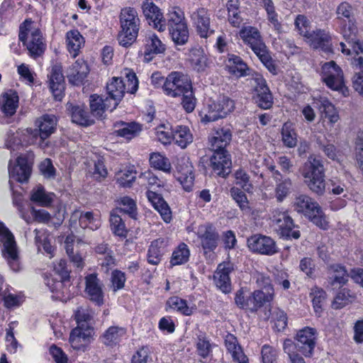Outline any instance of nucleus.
<instances>
[{"label":"nucleus","mask_w":363,"mask_h":363,"mask_svg":"<svg viewBox=\"0 0 363 363\" xmlns=\"http://www.w3.org/2000/svg\"><path fill=\"white\" fill-rule=\"evenodd\" d=\"M294 26L298 33L311 48L320 49L326 53L332 52L331 37L327 30L316 29L311 31V22L304 15H298L296 17Z\"/></svg>","instance_id":"1"},{"label":"nucleus","mask_w":363,"mask_h":363,"mask_svg":"<svg viewBox=\"0 0 363 363\" xmlns=\"http://www.w3.org/2000/svg\"><path fill=\"white\" fill-rule=\"evenodd\" d=\"M242 42L248 45L268 70L276 74L277 67L264 44L259 30L254 26H246L241 28L238 33Z\"/></svg>","instance_id":"2"},{"label":"nucleus","mask_w":363,"mask_h":363,"mask_svg":"<svg viewBox=\"0 0 363 363\" xmlns=\"http://www.w3.org/2000/svg\"><path fill=\"white\" fill-rule=\"evenodd\" d=\"M121 77H113L106 84V89L111 101H116L117 105L123 97L125 91L134 94L138 88V80L135 73L128 68L121 71Z\"/></svg>","instance_id":"3"},{"label":"nucleus","mask_w":363,"mask_h":363,"mask_svg":"<svg viewBox=\"0 0 363 363\" xmlns=\"http://www.w3.org/2000/svg\"><path fill=\"white\" fill-rule=\"evenodd\" d=\"M335 13L337 29L347 40L350 48H352V43L359 40L356 38L358 30L354 9L350 3L343 1L337 6Z\"/></svg>","instance_id":"4"},{"label":"nucleus","mask_w":363,"mask_h":363,"mask_svg":"<svg viewBox=\"0 0 363 363\" xmlns=\"http://www.w3.org/2000/svg\"><path fill=\"white\" fill-rule=\"evenodd\" d=\"M303 176L310 190L318 195L323 194L325 189V169L321 158L310 156L304 164Z\"/></svg>","instance_id":"5"},{"label":"nucleus","mask_w":363,"mask_h":363,"mask_svg":"<svg viewBox=\"0 0 363 363\" xmlns=\"http://www.w3.org/2000/svg\"><path fill=\"white\" fill-rule=\"evenodd\" d=\"M19 40L26 46L30 55L36 57L41 55L46 48L44 38L37 24L26 20L20 27Z\"/></svg>","instance_id":"6"},{"label":"nucleus","mask_w":363,"mask_h":363,"mask_svg":"<svg viewBox=\"0 0 363 363\" xmlns=\"http://www.w3.org/2000/svg\"><path fill=\"white\" fill-rule=\"evenodd\" d=\"M293 207L296 212L303 213L318 227L324 230L328 228V222L320 206L308 196L305 194L296 196Z\"/></svg>","instance_id":"7"},{"label":"nucleus","mask_w":363,"mask_h":363,"mask_svg":"<svg viewBox=\"0 0 363 363\" xmlns=\"http://www.w3.org/2000/svg\"><path fill=\"white\" fill-rule=\"evenodd\" d=\"M321 77L326 86L332 90L337 91L343 95L348 93L343 71L335 61L327 62L322 65Z\"/></svg>","instance_id":"8"},{"label":"nucleus","mask_w":363,"mask_h":363,"mask_svg":"<svg viewBox=\"0 0 363 363\" xmlns=\"http://www.w3.org/2000/svg\"><path fill=\"white\" fill-rule=\"evenodd\" d=\"M0 243L3 245L2 255L13 272L21 269L18 250L13 235L0 223Z\"/></svg>","instance_id":"9"},{"label":"nucleus","mask_w":363,"mask_h":363,"mask_svg":"<svg viewBox=\"0 0 363 363\" xmlns=\"http://www.w3.org/2000/svg\"><path fill=\"white\" fill-rule=\"evenodd\" d=\"M189 77L179 72H172L163 82L162 89L164 94L171 97H177L191 89Z\"/></svg>","instance_id":"10"},{"label":"nucleus","mask_w":363,"mask_h":363,"mask_svg":"<svg viewBox=\"0 0 363 363\" xmlns=\"http://www.w3.org/2000/svg\"><path fill=\"white\" fill-rule=\"evenodd\" d=\"M273 222L277 225L278 233L281 237L286 240H298L300 238L298 225H295L286 212H276L273 216Z\"/></svg>","instance_id":"11"},{"label":"nucleus","mask_w":363,"mask_h":363,"mask_svg":"<svg viewBox=\"0 0 363 363\" xmlns=\"http://www.w3.org/2000/svg\"><path fill=\"white\" fill-rule=\"evenodd\" d=\"M253 99L255 103L262 109H269L272 106L273 99L266 80L262 75L257 74L253 78Z\"/></svg>","instance_id":"12"},{"label":"nucleus","mask_w":363,"mask_h":363,"mask_svg":"<svg viewBox=\"0 0 363 363\" xmlns=\"http://www.w3.org/2000/svg\"><path fill=\"white\" fill-rule=\"evenodd\" d=\"M249 249L261 255H272L278 252L276 242L271 238L261 234H256L247 238Z\"/></svg>","instance_id":"13"},{"label":"nucleus","mask_w":363,"mask_h":363,"mask_svg":"<svg viewBox=\"0 0 363 363\" xmlns=\"http://www.w3.org/2000/svg\"><path fill=\"white\" fill-rule=\"evenodd\" d=\"M175 167L177 179L186 191H190L194 184V174L189 158L186 156L177 157Z\"/></svg>","instance_id":"14"},{"label":"nucleus","mask_w":363,"mask_h":363,"mask_svg":"<svg viewBox=\"0 0 363 363\" xmlns=\"http://www.w3.org/2000/svg\"><path fill=\"white\" fill-rule=\"evenodd\" d=\"M294 346L306 357H311L315 346V330L309 327L300 330L297 333Z\"/></svg>","instance_id":"15"},{"label":"nucleus","mask_w":363,"mask_h":363,"mask_svg":"<svg viewBox=\"0 0 363 363\" xmlns=\"http://www.w3.org/2000/svg\"><path fill=\"white\" fill-rule=\"evenodd\" d=\"M35 123L38 129L27 128L26 132L28 135L32 137V139H37L39 135L40 140L43 141L53 133L57 120L55 115H43Z\"/></svg>","instance_id":"16"},{"label":"nucleus","mask_w":363,"mask_h":363,"mask_svg":"<svg viewBox=\"0 0 363 363\" xmlns=\"http://www.w3.org/2000/svg\"><path fill=\"white\" fill-rule=\"evenodd\" d=\"M50 90L56 101H61L65 96V77L62 69L60 65H54L51 67L48 75Z\"/></svg>","instance_id":"17"},{"label":"nucleus","mask_w":363,"mask_h":363,"mask_svg":"<svg viewBox=\"0 0 363 363\" xmlns=\"http://www.w3.org/2000/svg\"><path fill=\"white\" fill-rule=\"evenodd\" d=\"M210 166L213 172L221 177H226L231 172L232 161L228 151H212Z\"/></svg>","instance_id":"18"},{"label":"nucleus","mask_w":363,"mask_h":363,"mask_svg":"<svg viewBox=\"0 0 363 363\" xmlns=\"http://www.w3.org/2000/svg\"><path fill=\"white\" fill-rule=\"evenodd\" d=\"M198 238L205 252H213L218 246L219 235L216 228L211 223L201 225L197 231Z\"/></svg>","instance_id":"19"},{"label":"nucleus","mask_w":363,"mask_h":363,"mask_svg":"<svg viewBox=\"0 0 363 363\" xmlns=\"http://www.w3.org/2000/svg\"><path fill=\"white\" fill-rule=\"evenodd\" d=\"M142 8L143 13L150 26L160 32L165 30V18L160 9L152 1L145 0Z\"/></svg>","instance_id":"20"},{"label":"nucleus","mask_w":363,"mask_h":363,"mask_svg":"<svg viewBox=\"0 0 363 363\" xmlns=\"http://www.w3.org/2000/svg\"><path fill=\"white\" fill-rule=\"evenodd\" d=\"M165 50V45L158 36L150 31L145 35L144 50L142 53L143 61L149 62L156 55L163 53Z\"/></svg>","instance_id":"21"},{"label":"nucleus","mask_w":363,"mask_h":363,"mask_svg":"<svg viewBox=\"0 0 363 363\" xmlns=\"http://www.w3.org/2000/svg\"><path fill=\"white\" fill-rule=\"evenodd\" d=\"M93 335V326L82 328L77 325L70 333L69 342L73 349L84 351L87 345L91 342Z\"/></svg>","instance_id":"22"},{"label":"nucleus","mask_w":363,"mask_h":363,"mask_svg":"<svg viewBox=\"0 0 363 363\" xmlns=\"http://www.w3.org/2000/svg\"><path fill=\"white\" fill-rule=\"evenodd\" d=\"M191 18L201 38H206L213 34V30L211 28L210 14L206 9H198L191 13Z\"/></svg>","instance_id":"23"},{"label":"nucleus","mask_w":363,"mask_h":363,"mask_svg":"<svg viewBox=\"0 0 363 363\" xmlns=\"http://www.w3.org/2000/svg\"><path fill=\"white\" fill-rule=\"evenodd\" d=\"M193 70L198 73H205L211 67V62L204 50L201 47L191 48L187 57Z\"/></svg>","instance_id":"24"},{"label":"nucleus","mask_w":363,"mask_h":363,"mask_svg":"<svg viewBox=\"0 0 363 363\" xmlns=\"http://www.w3.org/2000/svg\"><path fill=\"white\" fill-rule=\"evenodd\" d=\"M103 284L97 274H89L85 277V293L89 298L96 305L104 304Z\"/></svg>","instance_id":"25"},{"label":"nucleus","mask_w":363,"mask_h":363,"mask_svg":"<svg viewBox=\"0 0 363 363\" xmlns=\"http://www.w3.org/2000/svg\"><path fill=\"white\" fill-rule=\"evenodd\" d=\"M67 77L69 83L74 85H81L89 73V66L83 59L77 60L67 69Z\"/></svg>","instance_id":"26"},{"label":"nucleus","mask_w":363,"mask_h":363,"mask_svg":"<svg viewBox=\"0 0 363 363\" xmlns=\"http://www.w3.org/2000/svg\"><path fill=\"white\" fill-rule=\"evenodd\" d=\"M233 264L230 262H223L218 264L214 274L216 285L223 293L228 294L231 291V284L229 274L233 271Z\"/></svg>","instance_id":"27"},{"label":"nucleus","mask_w":363,"mask_h":363,"mask_svg":"<svg viewBox=\"0 0 363 363\" xmlns=\"http://www.w3.org/2000/svg\"><path fill=\"white\" fill-rule=\"evenodd\" d=\"M340 50L342 54L349 57L352 64L357 68L363 69V41L357 40L352 44V48H347L344 43H340Z\"/></svg>","instance_id":"28"},{"label":"nucleus","mask_w":363,"mask_h":363,"mask_svg":"<svg viewBox=\"0 0 363 363\" xmlns=\"http://www.w3.org/2000/svg\"><path fill=\"white\" fill-rule=\"evenodd\" d=\"M232 140V133L229 128H218L213 135L209 138V145L211 151H228L227 147Z\"/></svg>","instance_id":"29"},{"label":"nucleus","mask_w":363,"mask_h":363,"mask_svg":"<svg viewBox=\"0 0 363 363\" xmlns=\"http://www.w3.org/2000/svg\"><path fill=\"white\" fill-rule=\"evenodd\" d=\"M16 162L12 169L9 168L10 178L21 183L27 182L31 173V164L23 156H19Z\"/></svg>","instance_id":"30"},{"label":"nucleus","mask_w":363,"mask_h":363,"mask_svg":"<svg viewBox=\"0 0 363 363\" xmlns=\"http://www.w3.org/2000/svg\"><path fill=\"white\" fill-rule=\"evenodd\" d=\"M146 196L155 209L160 213L164 221L166 223L170 222L172 219V211L163 197L160 194L151 190L146 192Z\"/></svg>","instance_id":"31"},{"label":"nucleus","mask_w":363,"mask_h":363,"mask_svg":"<svg viewBox=\"0 0 363 363\" xmlns=\"http://www.w3.org/2000/svg\"><path fill=\"white\" fill-rule=\"evenodd\" d=\"M274 288H270L269 291L256 290L248 298V304L250 306V311L255 312L259 308L269 303L274 298Z\"/></svg>","instance_id":"32"},{"label":"nucleus","mask_w":363,"mask_h":363,"mask_svg":"<svg viewBox=\"0 0 363 363\" xmlns=\"http://www.w3.org/2000/svg\"><path fill=\"white\" fill-rule=\"evenodd\" d=\"M67 49L72 57H76L85 43L84 38L77 30H70L65 37Z\"/></svg>","instance_id":"33"},{"label":"nucleus","mask_w":363,"mask_h":363,"mask_svg":"<svg viewBox=\"0 0 363 363\" xmlns=\"http://www.w3.org/2000/svg\"><path fill=\"white\" fill-rule=\"evenodd\" d=\"M225 345L235 362L237 363H249L248 358L239 345L235 336L228 334L225 338Z\"/></svg>","instance_id":"34"},{"label":"nucleus","mask_w":363,"mask_h":363,"mask_svg":"<svg viewBox=\"0 0 363 363\" xmlns=\"http://www.w3.org/2000/svg\"><path fill=\"white\" fill-rule=\"evenodd\" d=\"M329 282L334 288L341 287L348 280V274L345 267L335 264L329 267Z\"/></svg>","instance_id":"35"},{"label":"nucleus","mask_w":363,"mask_h":363,"mask_svg":"<svg viewBox=\"0 0 363 363\" xmlns=\"http://www.w3.org/2000/svg\"><path fill=\"white\" fill-rule=\"evenodd\" d=\"M89 106L92 112H101L113 111L117 106L116 101H111L108 97L104 99L99 95L93 94L89 97Z\"/></svg>","instance_id":"36"},{"label":"nucleus","mask_w":363,"mask_h":363,"mask_svg":"<svg viewBox=\"0 0 363 363\" xmlns=\"http://www.w3.org/2000/svg\"><path fill=\"white\" fill-rule=\"evenodd\" d=\"M125 334V328L118 326H111L103 333L100 339L105 345L113 347L118 344Z\"/></svg>","instance_id":"37"},{"label":"nucleus","mask_w":363,"mask_h":363,"mask_svg":"<svg viewBox=\"0 0 363 363\" xmlns=\"http://www.w3.org/2000/svg\"><path fill=\"white\" fill-rule=\"evenodd\" d=\"M19 98L17 93L9 90L0 97V108L4 113H15L18 107Z\"/></svg>","instance_id":"38"},{"label":"nucleus","mask_w":363,"mask_h":363,"mask_svg":"<svg viewBox=\"0 0 363 363\" xmlns=\"http://www.w3.org/2000/svg\"><path fill=\"white\" fill-rule=\"evenodd\" d=\"M225 68L228 72L236 77L244 76L246 74L247 65L242 59L235 55H228L224 62Z\"/></svg>","instance_id":"39"},{"label":"nucleus","mask_w":363,"mask_h":363,"mask_svg":"<svg viewBox=\"0 0 363 363\" xmlns=\"http://www.w3.org/2000/svg\"><path fill=\"white\" fill-rule=\"evenodd\" d=\"M121 210L114 209L110 215V226L113 233L121 238H125L128 234V229L122 218Z\"/></svg>","instance_id":"40"},{"label":"nucleus","mask_w":363,"mask_h":363,"mask_svg":"<svg viewBox=\"0 0 363 363\" xmlns=\"http://www.w3.org/2000/svg\"><path fill=\"white\" fill-rule=\"evenodd\" d=\"M121 30L118 34L119 44L123 47L131 45L136 40L140 25H121Z\"/></svg>","instance_id":"41"},{"label":"nucleus","mask_w":363,"mask_h":363,"mask_svg":"<svg viewBox=\"0 0 363 363\" xmlns=\"http://www.w3.org/2000/svg\"><path fill=\"white\" fill-rule=\"evenodd\" d=\"M165 242L164 239H157L151 242L147 252V262L153 265H157L164 253Z\"/></svg>","instance_id":"42"},{"label":"nucleus","mask_w":363,"mask_h":363,"mask_svg":"<svg viewBox=\"0 0 363 363\" xmlns=\"http://www.w3.org/2000/svg\"><path fill=\"white\" fill-rule=\"evenodd\" d=\"M335 111L334 105L325 98L314 100L311 105L306 106L303 110V113H330Z\"/></svg>","instance_id":"43"},{"label":"nucleus","mask_w":363,"mask_h":363,"mask_svg":"<svg viewBox=\"0 0 363 363\" xmlns=\"http://www.w3.org/2000/svg\"><path fill=\"white\" fill-rule=\"evenodd\" d=\"M74 320L80 327L92 326L94 312L86 305L77 307L74 313Z\"/></svg>","instance_id":"44"},{"label":"nucleus","mask_w":363,"mask_h":363,"mask_svg":"<svg viewBox=\"0 0 363 363\" xmlns=\"http://www.w3.org/2000/svg\"><path fill=\"white\" fill-rule=\"evenodd\" d=\"M209 111L230 113L234 111V101L228 97H221L217 101H210L208 104Z\"/></svg>","instance_id":"45"},{"label":"nucleus","mask_w":363,"mask_h":363,"mask_svg":"<svg viewBox=\"0 0 363 363\" xmlns=\"http://www.w3.org/2000/svg\"><path fill=\"white\" fill-rule=\"evenodd\" d=\"M173 140L182 148H185L193 141V135L186 126L179 125L173 130Z\"/></svg>","instance_id":"46"},{"label":"nucleus","mask_w":363,"mask_h":363,"mask_svg":"<svg viewBox=\"0 0 363 363\" xmlns=\"http://www.w3.org/2000/svg\"><path fill=\"white\" fill-rule=\"evenodd\" d=\"M54 271L61 279L60 281H56L52 288V291H56L57 293L59 287L63 286L65 282L69 280L71 271L68 269L67 262L65 259H60L55 264Z\"/></svg>","instance_id":"47"},{"label":"nucleus","mask_w":363,"mask_h":363,"mask_svg":"<svg viewBox=\"0 0 363 363\" xmlns=\"http://www.w3.org/2000/svg\"><path fill=\"white\" fill-rule=\"evenodd\" d=\"M190 251L188 246L182 242L173 251L170 265L171 267L181 265L188 262Z\"/></svg>","instance_id":"48"},{"label":"nucleus","mask_w":363,"mask_h":363,"mask_svg":"<svg viewBox=\"0 0 363 363\" xmlns=\"http://www.w3.org/2000/svg\"><path fill=\"white\" fill-rule=\"evenodd\" d=\"M123 127L116 130L115 133L117 136L125 138L127 140H131L137 137L142 130V125L135 122L123 123Z\"/></svg>","instance_id":"49"},{"label":"nucleus","mask_w":363,"mask_h":363,"mask_svg":"<svg viewBox=\"0 0 363 363\" xmlns=\"http://www.w3.org/2000/svg\"><path fill=\"white\" fill-rule=\"evenodd\" d=\"M174 43L179 45L186 44L189 40V30L186 23L169 29Z\"/></svg>","instance_id":"50"},{"label":"nucleus","mask_w":363,"mask_h":363,"mask_svg":"<svg viewBox=\"0 0 363 363\" xmlns=\"http://www.w3.org/2000/svg\"><path fill=\"white\" fill-rule=\"evenodd\" d=\"M263 6L267 12V19L274 29L278 33L281 31V25L279 21L278 14L275 11L274 4L272 0H262Z\"/></svg>","instance_id":"51"},{"label":"nucleus","mask_w":363,"mask_h":363,"mask_svg":"<svg viewBox=\"0 0 363 363\" xmlns=\"http://www.w3.org/2000/svg\"><path fill=\"white\" fill-rule=\"evenodd\" d=\"M136 172L133 168L119 171L116 174L117 183L123 187H130L135 182Z\"/></svg>","instance_id":"52"},{"label":"nucleus","mask_w":363,"mask_h":363,"mask_svg":"<svg viewBox=\"0 0 363 363\" xmlns=\"http://www.w3.org/2000/svg\"><path fill=\"white\" fill-rule=\"evenodd\" d=\"M30 200L40 206H48L52 202V194L47 193L43 186H38L36 190L33 191Z\"/></svg>","instance_id":"53"},{"label":"nucleus","mask_w":363,"mask_h":363,"mask_svg":"<svg viewBox=\"0 0 363 363\" xmlns=\"http://www.w3.org/2000/svg\"><path fill=\"white\" fill-rule=\"evenodd\" d=\"M101 226V221L99 218L94 216V213L91 211L83 212L82 211V216L80 218V228L85 229L90 228L92 230L99 228Z\"/></svg>","instance_id":"54"},{"label":"nucleus","mask_w":363,"mask_h":363,"mask_svg":"<svg viewBox=\"0 0 363 363\" xmlns=\"http://www.w3.org/2000/svg\"><path fill=\"white\" fill-rule=\"evenodd\" d=\"M167 21L169 29L186 23L184 12L177 7H172L168 11Z\"/></svg>","instance_id":"55"},{"label":"nucleus","mask_w":363,"mask_h":363,"mask_svg":"<svg viewBox=\"0 0 363 363\" xmlns=\"http://www.w3.org/2000/svg\"><path fill=\"white\" fill-rule=\"evenodd\" d=\"M120 21L121 25H140V19L137 11L133 8L130 7H127L121 10Z\"/></svg>","instance_id":"56"},{"label":"nucleus","mask_w":363,"mask_h":363,"mask_svg":"<svg viewBox=\"0 0 363 363\" xmlns=\"http://www.w3.org/2000/svg\"><path fill=\"white\" fill-rule=\"evenodd\" d=\"M150 162L153 167L164 172H169L172 169L169 159L160 153L151 154Z\"/></svg>","instance_id":"57"},{"label":"nucleus","mask_w":363,"mask_h":363,"mask_svg":"<svg viewBox=\"0 0 363 363\" xmlns=\"http://www.w3.org/2000/svg\"><path fill=\"white\" fill-rule=\"evenodd\" d=\"M292 182L289 178H285L277 182L275 193L278 201H282L290 193Z\"/></svg>","instance_id":"58"},{"label":"nucleus","mask_w":363,"mask_h":363,"mask_svg":"<svg viewBox=\"0 0 363 363\" xmlns=\"http://www.w3.org/2000/svg\"><path fill=\"white\" fill-rule=\"evenodd\" d=\"M235 184L241 186L245 191L250 192L253 186L250 182L249 174L243 169H239L235 171Z\"/></svg>","instance_id":"59"},{"label":"nucleus","mask_w":363,"mask_h":363,"mask_svg":"<svg viewBox=\"0 0 363 363\" xmlns=\"http://www.w3.org/2000/svg\"><path fill=\"white\" fill-rule=\"evenodd\" d=\"M352 299L353 296L350 294V290L343 289L336 295L332 306L334 309H340L352 302Z\"/></svg>","instance_id":"60"},{"label":"nucleus","mask_w":363,"mask_h":363,"mask_svg":"<svg viewBox=\"0 0 363 363\" xmlns=\"http://www.w3.org/2000/svg\"><path fill=\"white\" fill-rule=\"evenodd\" d=\"M167 305L169 308L177 310L184 315H189L191 313V310L187 306L186 301L177 296L169 298L167 302Z\"/></svg>","instance_id":"61"},{"label":"nucleus","mask_w":363,"mask_h":363,"mask_svg":"<svg viewBox=\"0 0 363 363\" xmlns=\"http://www.w3.org/2000/svg\"><path fill=\"white\" fill-rule=\"evenodd\" d=\"M294 343L291 340L284 342L283 350L289 356L291 363H306L304 359L295 352Z\"/></svg>","instance_id":"62"},{"label":"nucleus","mask_w":363,"mask_h":363,"mask_svg":"<svg viewBox=\"0 0 363 363\" xmlns=\"http://www.w3.org/2000/svg\"><path fill=\"white\" fill-rule=\"evenodd\" d=\"M120 203L123 207L117 208L116 209L121 210L122 214H128L130 218H136V205L132 199L128 196L123 197L121 199Z\"/></svg>","instance_id":"63"},{"label":"nucleus","mask_w":363,"mask_h":363,"mask_svg":"<svg viewBox=\"0 0 363 363\" xmlns=\"http://www.w3.org/2000/svg\"><path fill=\"white\" fill-rule=\"evenodd\" d=\"M150 349L147 346H143L140 348L133 354L131 363H149L152 361L150 357Z\"/></svg>","instance_id":"64"}]
</instances>
